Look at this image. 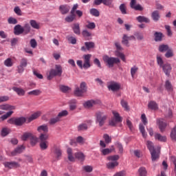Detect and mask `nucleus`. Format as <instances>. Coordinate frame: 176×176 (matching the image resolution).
<instances>
[{
  "label": "nucleus",
  "instance_id": "nucleus-30",
  "mask_svg": "<svg viewBox=\"0 0 176 176\" xmlns=\"http://www.w3.org/2000/svg\"><path fill=\"white\" fill-rule=\"evenodd\" d=\"M75 157L76 159H78L79 162H85V154L82 152H78L75 153Z\"/></svg>",
  "mask_w": 176,
  "mask_h": 176
},
{
  "label": "nucleus",
  "instance_id": "nucleus-41",
  "mask_svg": "<svg viewBox=\"0 0 176 176\" xmlns=\"http://www.w3.org/2000/svg\"><path fill=\"white\" fill-rule=\"evenodd\" d=\"M162 35H163V34H162V33H160V32H156L154 34L155 42H160V41H162Z\"/></svg>",
  "mask_w": 176,
  "mask_h": 176
},
{
  "label": "nucleus",
  "instance_id": "nucleus-46",
  "mask_svg": "<svg viewBox=\"0 0 176 176\" xmlns=\"http://www.w3.org/2000/svg\"><path fill=\"white\" fill-rule=\"evenodd\" d=\"M60 120H59L57 116L55 118H50L49 121V124H50V126H54V124H56V123H58Z\"/></svg>",
  "mask_w": 176,
  "mask_h": 176
},
{
  "label": "nucleus",
  "instance_id": "nucleus-63",
  "mask_svg": "<svg viewBox=\"0 0 176 176\" xmlns=\"http://www.w3.org/2000/svg\"><path fill=\"white\" fill-rule=\"evenodd\" d=\"M86 28H88V30H94V28H96V23L94 22H88V24L86 25Z\"/></svg>",
  "mask_w": 176,
  "mask_h": 176
},
{
  "label": "nucleus",
  "instance_id": "nucleus-22",
  "mask_svg": "<svg viewBox=\"0 0 176 176\" xmlns=\"http://www.w3.org/2000/svg\"><path fill=\"white\" fill-rule=\"evenodd\" d=\"M155 140H157L160 142H166L167 141V137L166 135H162L160 133H155Z\"/></svg>",
  "mask_w": 176,
  "mask_h": 176
},
{
  "label": "nucleus",
  "instance_id": "nucleus-11",
  "mask_svg": "<svg viewBox=\"0 0 176 176\" xmlns=\"http://www.w3.org/2000/svg\"><path fill=\"white\" fill-rule=\"evenodd\" d=\"M3 166L6 168H9L12 170V168H19L20 167V164L16 162H6L3 163Z\"/></svg>",
  "mask_w": 176,
  "mask_h": 176
},
{
  "label": "nucleus",
  "instance_id": "nucleus-28",
  "mask_svg": "<svg viewBox=\"0 0 176 176\" xmlns=\"http://www.w3.org/2000/svg\"><path fill=\"white\" fill-rule=\"evenodd\" d=\"M72 30L76 35H80V27L79 26V23H74Z\"/></svg>",
  "mask_w": 176,
  "mask_h": 176
},
{
  "label": "nucleus",
  "instance_id": "nucleus-64",
  "mask_svg": "<svg viewBox=\"0 0 176 176\" xmlns=\"http://www.w3.org/2000/svg\"><path fill=\"white\" fill-rule=\"evenodd\" d=\"M1 134L2 137H6V135H8V134H9V129L3 128L1 130Z\"/></svg>",
  "mask_w": 176,
  "mask_h": 176
},
{
  "label": "nucleus",
  "instance_id": "nucleus-61",
  "mask_svg": "<svg viewBox=\"0 0 176 176\" xmlns=\"http://www.w3.org/2000/svg\"><path fill=\"white\" fill-rule=\"evenodd\" d=\"M140 176H146V168H144V167H141L139 170H138Z\"/></svg>",
  "mask_w": 176,
  "mask_h": 176
},
{
  "label": "nucleus",
  "instance_id": "nucleus-58",
  "mask_svg": "<svg viewBox=\"0 0 176 176\" xmlns=\"http://www.w3.org/2000/svg\"><path fill=\"white\" fill-rule=\"evenodd\" d=\"M67 39L69 43H72V45H76V38L74 36H67Z\"/></svg>",
  "mask_w": 176,
  "mask_h": 176
},
{
  "label": "nucleus",
  "instance_id": "nucleus-47",
  "mask_svg": "<svg viewBox=\"0 0 176 176\" xmlns=\"http://www.w3.org/2000/svg\"><path fill=\"white\" fill-rule=\"evenodd\" d=\"M54 153L56 156V159H60L61 157V155H63V152L61 151V149L60 148H55L54 149Z\"/></svg>",
  "mask_w": 176,
  "mask_h": 176
},
{
  "label": "nucleus",
  "instance_id": "nucleus-27",
  "mask_svg": "<svg viewBox=\"0 0 176 176\" xmlns=\"http://www.w3.org/2000/svg\"><path fill=\"white\" fill-rule=\"evenodd\" d=\"M148 108H149V109H153V111L159 109L157 103L155 101H150L148 104Z\"/></svg>",
  "mask_w": 176,
  "mask_h": 176
},
{
  "label": "nucleus",
  "instance_id": "nucleus-44",
  "mask_svg": "<svg viewBox=\"0 0 176 176\" xmlns=\"http://www.w3.org/2000/svg\"><path fill=\"white\" fill-rule=\"evenodd\" d=\"M157 65L160 67V68H162V66L164 65V61L163 60L162 56L157 55Z\"/></svg>",
  "mask_w": 176,
  "mask_h": 176
},
{
  "label": "nucleus",
  "instance_id": "nucleus-3",
  "mask_svg": "<svg viewBox=\"0 0 176 176\" xmlns=\"http://www.w3.org/2000/svg\"><path fill=\"white\" fill-rule=\"evenodd\" d=\"M63 75V67L60 65H56L55 69H52L47 76L48 80H52L54 76H61Z\"/></svg>",
  "mask_w": 176,
  "mask_h": 176
},
{
  "label": "nucleus",
  "instance_id": "nucleus-9",
  "mask_svg": "<svg viewBox=\"0 0 176 176\" xmlns=\"http://www.w3.org/2000/svg\"><path fill=\"white\" fill-rule=\"evenodd\" d=\"M96 123H105V122H107V119H108V116L104 115L101 111L96 112Z\"/></svg>",
  "mask_w": 176,
  "mask_h": 176
},
{
  "label": "nucleus",
  "instance_id": "nucleus-49",
  "mask_svg": "<svg viewBox=\"0 0 176 176\" xmlns=\"http://www.w3.org/2000/svg\"><path fill=\"white\" fill-rule=\"evenodd\" d=\"M120 59L118 58H111V67H113V64H120Z\"/></svg>",
  "mask_w": 176,
  "mask_h": 176
},
{
  "label": "nucleus",
  "instance_id": "nucleus-35",
  "mask_svg": "<svg viewBox=\"0 0 176 176\" xmlns=\"http://www.w3.org/2000/svg\"><path fill=\"white\" fill-rule=\"evenodd\" d=\"M67 152L69 162H75V157H74V155H72V148H68Z\"/></svg>",
  "mask_w": 176,
  "mask_h": 176
},
{
  "label": "nucleus",
  "instance_id": "nucleus-57",
  "mask_svg": "<svg viewBox=\"0 0 176 176\" xmlns=\"http://www.w3.org/2000/svg\"><path fill=\"white\" fill-rule=\"evenodd\" d=\"M4 65L6 67H12L13 66V62L12 61V58H8L4 61Z\"/></svg>",
  "mask_w": 176,
  "mask_h": 176
},
{
  "label": "nucleus",
  "instance_id": "nucleus-56",
  "mask_svg": "<svg viewBox=\"0 0 176 176\" xmlns=\"http://www.w3.org/2000/svg\"><path fill=\"white\" fill-rule=\"evenodd\" d=\"M38 142V138L34 136V135H32L30 138V144L32 145V146H35L36 145V143Z\"/></svg>",
  "mask_w": 176,
  "mask_h": 176
},
{
  "label": "nucleus",
  "instance_id": "nucleus-13",
  "mask_svg": "<svg viewBox=\"0 0 176 176\" xmlns=\"http://www.w3.org/2000/svg\"><path fill=\"white\" fill-rule=\"evenodd\" d=\"M119 155H115L111 156V169L113 170V168H115V167H118L119 166V162H118V160H119Z\"/></svg>",
  "mask_w": 176,
  "mask_h": 176
},
{
  "label": "nucleus",
  "instance_id": "nucleus-5",
  "mask_svg": "<svg viewBox=\"0 0 176 176\" xmlns=\"http://www.w3.org/2000/svg\"><path fill=\"white\" fill-rule=\"evenodd\" d=\"M115 46L116 47L115 56H116V57H120L122 61L126 63V56H124V54L122 53V52H123V47H122V45H120V43H115Z\"/></svg>",
  "mask_w": 176,
  "mask_h": 176
},
{
  "label": "nucleus",
  "instance_id": "nucleus-36",
  "mask_svg": "<svg viewBox=\"0 0 176 176\" xmlns=\"http://www.w3.org/2000/svg\"><path fill=\"white\" fill-rule=\"evenodd\" d=\"M169 49L168 45L162 44L159 46L158 50L161 53H164V52H167Z\"/></svg>",
  "mask_w": 176,
  "mask_h": 176
},
{
  "label": "nucleus",
  "instance_id": "nucleus-43",
  "mask_svg": "<svg viewBox=\"0 0 176 176\" xmlns=\"http://www.w3.org/2000/svg\"><path fill=\"white\" fill-rule=\"evenodd\" d=\"M30 24L31 27H32V28H34L35 30H39L40 28L38 23L35 20H30Z\"/></svg>",
  "mask_w": 176,
  "mask_h": 176
},
{
  "label": "nucleus",
  "instance_id": "nucleus-20",
  "mask_svg": "<svg viewBox=\"0 0 176 176\" xmlns=\"http://www.w3.org/2000/svg\"><path fill=\"white\" fill-rule=\"evenodd\" d=\"M0 109L3 111H10L9 112H10V111H14V109H16V107L9 104H1L0 105Z\"/></svg>",
  "mask_w": 176,
  "mask_h": 176
},
{
  "label": "nucleus",
  "instance_id": "nucleus-4",
  "mask_svg": "<svg viewBox=\"0 0 176 176\" xmlns=\"http://www.w3.org/2000/svg\"><path fill=\"white\" fill-rule=\"evenodd\" d=\"M26 119L24 117H19V118H12L8 120L10 124H14V126H23L24 123L26 122Z\"/></svg>",
  "mask_w": 176,
  "mask_h": 176
},
{
  "label": "nucleus",
  "instance_id": "nucleus-1",
  "mask_svg": "<svg viewBox=\"0 0 176 176\" xmlns=\"http://www.w3.org/2000/svg\"><path fill=\"white\" fill-rule=\"evenodd\" d=\"M146 146L151 155L152 162H156L157 159H159L160 148H157L156 150V148H155V146L153 145V142L149 140L147 141Z\"/></svg>",
  "mask_w": 176,
  "mask_h": 176
},
{
  "label": "nucleus",
  "instance_id": "nucleus-52",
  "mask_svg": "<svg viewBox=\"0 0 176 176\" xmlns=\"http://www.w3.org/2000/svg\"><path fill=\"white\" fill-rule=\"evenodd\" d=\"M170 138L172 141H176V126L172 129V131L170 133Z\"/></svg>",
  "mask_w": 176,
  "mask_h": 176
},
{
  "label": "nucleus",
  "instance_id": "nucleus-59",
  "mask_svg": "<svg viewBox=\"0 0 176 176\" xmlns=\"http://www.w3.org/2000/svg\"><path fill=\"white\" fill-rule=\"evenodd\" d=\"M80 89H81L84 93L87 91V86L85 82H82L80 85Z\"/></svg>",
  "mask_w": 176,
  "mask_h": 176
},
{
  "label": "nucleus",
  "instance_id": "nucleus-6",
  "mask_svg": "<svg viewBox=\"0 0 176 176\" xmlns=\"http://www.w3.org/2000/svg\"><path fill=\"white\" fill-rule=\"evenodd\" d=\"M27 65H28V59L26 58H21L19 65L17 66L18 74H23Z\"/></svg>",
  "mask_w": 176,
  "mask_h": 176
},
{
  "label": "nucleus",
  "instance_id": "nucleus-14",
  "mask_svg": "<svg viewBox=\"0 0 176 176\" xmlns=\"http://www.w3.org/2000/svg\"><path fill=\"white\" fill-rule=\"evenodd\" d=\"M157 124H158L161 133H164L167 127V122H164L163 118H160L157 120Z\"/></svg>",
  "mask_w": 176,
  "mask_h": 176
},
{
  "label": "nucleus",
  "instance_id": "nucleus-21",
  "mask_svg": "<svg viewBox=\"0 0 176 176\" xmlns=\"http://www.w3.org/2000/svg\"><path fill=\"white\" fill-rule=\"evenodd\" d=\"M59 11L61 14H67L69 12V6L68 5H60L59 6Z\"/></svg>",
  "mask_w": 176,
  "mask_h": 176
},
{
  "label": "nucleus",
  "instance_id": "nucleus-33",
  "mask_svg": "<svg viewBox=\"0 0 176 176\" xmlns=\"http://www.w3.org/2000/svg\"><path fill=\"white\" fill-rule=\"evenodd\" d=\"M41 116V111H37L33 113L30 117L28 118V122H32V120H35V119H38Z\"/></svg>",
  "mask_w": 176,
  "mask_h": 176
},
{
  "label": "nucleus",
  "instance_id": "nucleus-25",
  "mask_svg": "<svg viewBox=\"0 0 176 176\" xmlns=\"http://www.w3.org/2000/svg\"><path fill=\"white\" fill-rule=\"evenodd\" d=\"M96 104H97V102L91 100L84 102L83 106L85 107V108H92V107H94Z\"/></svg>",
  "mask_w": 176,
  "mask_h": 176
},
{
  "label": "nucleus",
  "instance_id": "nucleus-24",
  "mask_svg": "<svg viewBox=\"0 0 176 176\" xmlns=\"http://www.w3.org/2000/svg\"><path fill=\"white\" fill-rule=\"evenodd\" d=\"M37 131H38V133H42L43 131V133H49V127L46 124H43L38 126Z\"/></svg>",
  "mask_w": 176,
  "mask_h": 176
},
{
  "label": "nucleus",
  "instance_id": "nucleus-7",
  "mask_svg": "<svg viewBox=\"0 0 176 176\" xmlns=\"http://www.w3.org/2000/svg\"><path fill=\"white\" fill-rule=\"evenodd\" d=\"M121 87L122 86L120 85V83L113 81L111 82V91H113V93H116L117 97H120V96H122V94L120 93V91H119Z\"/></svg>",
  "mask_w": 176,
  "mask_h": 176
},
{
  "label": "nucleus",
  "instance_id": "nucleus-42",
  "mask_svg": "<svg viewBox=\"0 0 176 176\" xmlns=\"http://www.w3.org/2000/svg\"><path fill=\"white\" fill-rule=\"evenodd\" d=\"M139 130L142 133V137H144V138H146V132L145 131V126H144L142 124H140Z\"/></svg>",
  "mask_w": 176,
  "mask_h": 176
},
{
  "label": "nucleus",
  "instance_id": "nucleus-2",
  "mask_svg": "<svg viewBox=\"0 0 176 176\" xmlns=\"http://www.w3.org/2000/svg\"><path fill=\"white\" fill-rule=\"evenodd\" d=\"M113 118L111 121V126L113 127H122V122H123V118L120 116L119 113L116 111H113Z\"/></svg>",
  "mask_w": 176,
  "mask_h": 176
},
{
  "label": "nucleus",
  "instance_id": "nucleus-45",
  "mask_svg": "<svg viewBox=\"0 0 176 176\" xmlns=\"http://www.w3.org/2000/svg\"><path fill=\"white\" fill-rule=\"evenodd\" d=\"M84 93H85V92H84V91H82L81 89H80L79 87H76L74 91V94L77 97H82V96H83Z\"/></svg>",
  "mask_w": 176,
  "mask_h": 176
},
{
  "label": "nucleus",
  "instance_id": "nucleus-19",
  "mask_svg": "<svg viewBox=\"0 0 176 176\" xmlns=\"http://www.w3.org/2000/svg\"><path fill=\"white\" fill-rule=\"evenodd\" d=\"M14 35H21V34H24L23 26H21V25H16L14 28Z\"/></svg>",
  "mask_w": 176,
  "mask_h": 176
},
{
  "label": "nucleus",
  "instance_id": "nucleus-12",
  "mask_svg": "<svg viewBox=\"0 0 176 176\" xmlns=\"http://www.w3.org/2000/svg\"><path fill=\"white\" fill-rule=\"evenodd\" d=\"M83 68H85V69H87V68H90V67H91V65H90V59L91 58V54H88L86 55H83Z\"/></svg>",
  "mask_w": 176,
  "mask_h": 176
},
{
  "label": "nucleus",
  "instance_id": "nucleus-8",
  "mask_svg": "<svg viewBox=\"0 0 176 176\" xmlns=\"http://www.w3.org/2000/svg\"><path fill=\"white\" fill-rule=\"evenodd\" d=\"M100 152L103 156H107V155H109L111 153V149L105 148H107V144L103 140L100 141Z\"/></svg>",
  "mask_w": 176,
  "mask_h": 176
},
{
  "label": "nucleus",
  "instance_id": "nucleus-62",
  "mask_svg": "<svg viewBox=\"0 0 176 176\" xmlns=\"http://www.w3.org/2000/svg\"><path fill=\"white\" fill-rule=\"evenodd\" d=\"M82 170H84L85 173H91V171H93V166L89 165L85 166L82 167Z\"/></svg>",
  "mask_w": 176,
  "mask_h": 176
},
{
  "label": "nucleus",
  "instance_id": "nucleus-53",
  "mask_svg": "<svg viewBox=\"0 0 176 176\" xmlns=\"http://www.w3.org/2000/svg\"><path fill=\"white\" fill-rule=\"evenodd\" d=\"M90 14H92V16H94L95 17H98V16H100V12L98 11V10L96 8L91 9Z\"/></svg>",
  "mask_w": 176,
  "mask_h": 176
},
{
  "label": "nucleus",
  "instance_id": "nucleus-16",
  "mask_svg": "<svg viewBox=\"0 0 176 176\" xmlns=\"http://www.w3.org/2000/svg\"><path fill=\"white\" fill-rule=\"evenodd\" d=\"M96 47V44L94 42L89 41V42H85V46H82L81 47L82 52H86L87 50H91V49H94Z\"/></svg>",
  "mask_w": 176,
  "mask_h": 176
},
{
  "label": "nucleus",
  "instance_id": "nucleus-18",
  "mask_svg": "<svg viewBox=\"0 0 176 176\" xmlns=\"http://www.w3.org/2000/svg\"><path fill=\"white\" fill-rule=\"evenodd\" d=\"M134 40H135V37L134 36H128L127 35L124 34L122 37V43H123V45H125V46L129 47V41Z\"/></svg>",
  "mask_w": 176,
  "mask_h": 176
},
{
  "label": "nucleus",
  "instance_id": "nucleus-51",
  "mask_svg": "<svg viewBox=\"0 0 176 176\" xmlns=\"http://www.w3.org/2000/svg\"><path fill=\"white\" fill-rule=\"evenodd\" d=\"M103 60L108 65L109 68H111V58L105 55L103 56Z\"/></svg>",
  "mask_w": 176,
  "mask_h": 176
},
{
  "label": "nucleus",
  "instance_id": "nucleus-15",
  "mask_svg": "<svg viewBox=\"0 0 176 176\" xmlns=\"http://www.w3.org/2000/svg\"><path fill=\"white\" fill-rule=\"evenodd\" d=\"M24 151V146H20L16 147L14 151H11L8 156H17V155H20V153H23Z\"/></svg>",
  "mask_w": 176,
  "mask_h": 176
},
{
  "label": "nucleus",
  "instance_id": "nucleus-40",
  "mask_svg": "<svg viewBox=\"0 0 176 176\" xmlns=\"http://www.w3.org/2000/svg\"><path fill=\"white\" fill-rule=\"evenodd\" d=\"M40 148L41 151H46L49 148V142H40Z\"/></svg>",
  "mask_w": 176,
  "mask_h": 176
},
{
  "label": "nucleus",
  "instance_id": "nucleus-17",
  "mask_svg": "<svg viewBox=\"0 0 176 176\" xmlns=\"http://www.w3.org/2000/svg\"><path fill=\"white\" fill-rule=\"evenodd\" d=\"M130 8L131 9H134V10H144V8L142 6H141V5L137 4V0H131Z\"/></svg>",
  "mask_w": 176,
  "mask_h": 176
},
{
  "label": "nucleus",
  "instance_id": "nucleus-23",
  "mask_svg": "<svg viewBox=\"0 0 176 176\" xmlns=\"http://www.w3.org/2000/svg\"><path fill=\"white\" fill-rule=\"evenodd\" d=\"M151 19L153 21H159L160 20V12L158 10H154L151 13Z\"/></svg>",
  "mask_w": 176,
  "mask_h": 176
},
{
  "label": "nucleus",
  "instance_id": "nucleus-29",
  "mask_svg": "<svg viewBox=\"0 0 176 176\" xmlns=\"http://www.w3.org/2000/svg\"><path fill=\"white\" fill-rule=\"evenodd\" d=\"M12 90L14 91H16L18 96H25V91H24V89L19 88L17 87H12Z\"/></svg>",
  "mask_w": 176,
  "mask_h": 176
},
{
  "label": "nucleus",
  "instance_id": "nucleus-55",
  "mask_svg": "<svg viewBox=\"0 0 176 176\" xmlns=\"http://www.w3.org/2000/svg\"><path fill=\"white\" fill-rule=\"evenodd\" d=\"M68 115V111L67 110L62 111L60 112L57 117L60 120H61V118H64V116H67Z\"/></svg>",
  "mask_w": 176,
  "mask_h": 176
},
{
  "label": "nucleus",
  "instance_id": "nucleus-48",
  "mask_svg": "<svg viewBox=\"0 0 176 176\" xmlns=\"http://www.w3.org/2000/svg\"><path fill=\"white\" fill-rule=\"evenodd\" d=\"M120 10L122 14H127V7L124 3L120 6Z\"/></svg>",
  "mask_w": 176,
  "mask_h": 176
},
{
  "label": "nucleus",
  "instance_id": "nucleus-26",
  "mask_svg": "<svg viewBox=\"0 0 176 176\" xmlns=\"http://www.w3.org/2000/svg\"><path fill=\"white\" fill-rule=\"evenodd\" d=\"M136 20L139 22V23H151V20L148 19V17L144 16H139L136 17Z\"/></svg>",
  "mask_w": 176,
  "mask_h": 176
},
{
  "label": "nucleus",
  "instance_id": "nucleus-50",
  "mask_svg": "<svg viewBox=\"0 0 176 176\" xmlns=\"http://www.w3.org/2000/svg\"><path fill=\"white\" fill-rule=\"evenodd\" d=\"M78 131H85V130H87V124H80L77 127Z\"/></svg>",
  "mask_w": 176,
  "mask_h": 176
},
{
  "label": "nucleus",
  "instance_id": "nucleus-37",
  "mask_svg": "<svg viewBox=\"0 0 176 176\" xmlns=\"http://www.w3.org/2000/svg\"><path fill=\"white\" fill-rule=\"evenodd\" d=\"M13 115V111H10L7 112L5 115L2 116L0 118V122H3V120H6L8 118H10V116H12Z\"/></svg>",
  "mask_w": 176,
  "mask_h": 176
},
{
  "label": "nucleus",
  "instance_id": "nucleus-10",
  "mask_svg": "<svg viewBox=\"0 0 176 176\" xmlns=\"http://www.w3.org/2000/svg\"><path fill=\"white\" fill-rule=\"evenodd\" d=\"M161 68H162V71L166 76H170V74H171V71H173V67H171V64L168 63H164V65Z\"/></svg>",
  "mask_w": 176,
  "mask_h": 176
},
{
  "label": "nucleus",
  "instance_id": "nucleus-54",
  "mask_svg": "<svg viewBox=\"0 0 176 176\" xmlns=\"http://www.w3.org/2000/svg\"><path fill=\"white\" fill-rule=\"evenodd\" d=\"M8 24L15 25V24H17L18 21L16 18H14L13 16H10L8 19Z\"/></svg>",
  "mask_w": 176,
  "mask_h": 176
},
{
  "label": "nucleus",
  "instance_id": "nucleus-31",
  "mask_svg": "<svg viewBox=\"0 0 176 176\" xmlns=\"http://www.w3.org/2000/svg\"><path fill=\"white\" fill-rule=\"evenodd\" d=\"M165 89L167 90V91H173L174 90V88H173V85L171 84V82L170 80H167L165 82Z\"/></svg>",
  "mask_w": 176,
  "mask_h": 176
},
{
  "label": "nucleus",
  "instance_id": "nucleus-34",
  "mask_svg": "<svg viewBox=\"0 0 176 176\" xmlns=\"http://www.w3.org/2000/svg\"><path fill=\"white\" fill-rule=\"evenodd\" d=\"M48 138H49V134L41 133L39 136L40 142H47V140H48Z\"/></svg>",
  "mask_w": 176,
  "mask_h": 176
},
{
  "label": "nucleus",
  "instance_id": "nucleus-38",
  "mask_svg": "<svg viewBox=\"0 0 176 176\" xmlns=\"http://www.w3.org/2000/svg\"><path fill=\"white\" fill-rule=\"evenodd\" d=\"M32 137V133L31 132H25L21 136L22 141H27L28 138H31Z\"/></svg>",
  "mask_w": 176,
  "mask_h": 176
},
{
  "label": "nucleus",
  "instance_id": "nucleus-60",
  "mask_svg": "<svg viewBox=\"0 0 176 176\" xmlns=\"http://www.w3.org/2000/svg\"><path fill=\"white\" fill-rule=\"evenodd\" d=\"M173 56H174V53L173 52V50L169 48L166 51V53L165 54V57H166V58H170V57H173Z\"/></svg>",
  "mask_w": 176,
  "mask_h": 176
},
{
  "label": "nucleus",
  "instance_id": "nucleus-32",
  "mask_svg": "<svg viewBox=\"0 0 176 176\" xmlns=\"http://www.w3.org/2000/svg\"><path fill=\"white\" fill-rule=\"evenodd\" d=\"M23 30L25 35L30 34V32H31V26L30 25V23H25L23 27Z\"/></svg>",
  "mask_w": 176,
  "mask_h": 176
},
{
  "label": "nucleus",
  "instance_id": "nucleus-39",
  "mask_svg": "<svg viewBox=\"0 0 176 176\" xmlns=\"http://www.w3.org/2000/svg\"><path fill=\"white\" fill-rule=\"evenodd\" d=\"M28 94L29 96H41V94H42V91L40 89H34L29 91Z\"/></svg>",
  "mask_w": 176,
  "mask_h": 176
}]
</instances>
